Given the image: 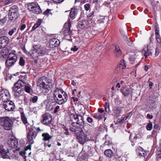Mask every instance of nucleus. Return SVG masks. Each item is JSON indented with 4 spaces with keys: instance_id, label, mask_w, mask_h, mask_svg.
I'll return each mask as SVG.
<instances>
[{
    "instance_id": "f257e3e1",
    "label": "nucleus",
    "mask_w": 161,
    "mask_h": 161,
    "mask_svg": "<svg viewBox=\"0 0 161 161\" xmlns=\"http://www.w3.org/2000/svg\"><path fill=\"white\" fill-rule=\"evenodd\" d=\"M69 121L71 122V125L72 126L70 128L69 130L75 132L80 143L84 144L87 139L83 130L85 123L83 117L78 114H71L69 115Z\"/></svg>"
},
{
    "instance_id": "f03ea898",
    "label": "nucleus",
    "mask_w": 161,
    "mask_h": 161,
    "mask_svg": "<svg viewBox=\"0 0 161 161\" xmlns=\"http://www.w3.org/2000/svg\"><path fill=\"white\" fill-rule=\"evenodd\" d=\"M53 100L58 104L61 105L68 100V96L66 92L59 87H57L53 92Z\"/></svg>"
},
{
    "instance_id": "7ed1b4c3",
    "label": "nucleus",
    "mask_w": 161,
    "mask_h": 161,
    "mask_svg": "<svg viewBox=\"0 0 161 161\" xmlns=\"http://www.w3.org/2000/svg\"><path fill=\"white\" fill-rule=\"evenodd\" d=\"M0 125L4 129L10 130L12 129L13 121L8 116L0 117Z\"/></svg>"
},
{
    "instance_id": "20e7f679",
    "label": "nucleus",
    "mask_w": 161,
    "mask_h": 161,
    "mask_svg": "<svg viewBox=\"0 0 161 161\" xmlns=\"http://www.w3.org/2000/svg\"><path fill=\"white\" fill-rule=\"evenodd\" d=\"M26 76L21 75V91H25L27 93H30L31 92V88L30 86L28 84V82L26 81Z\"/></svg>"
},
{
    "instance_id": "39448f33",
    "label": "nucleus",
    "mask_w": 161,
    "mask_h": 161,
    "mask_svg": "<svg viewBox=\"0 0 161 161\" xmlns=\"http://www.w3.org/2000/svg\"><path fill=\"white\" fill-rule=\"evenodd\" d=\"M17 59L16 55L14 53H10L7 57L5 62V64L7 67H10L13 65Z\"/></svg>"
},
{
    "instance_id": "423d86ee",
    "label": "nucleus",
    "mask_w": 161,
    "mask_h": 161,
    "mask_svg": "<svg viewBox=\"0 0 161 161\" xmlns=\"http://www.w3.org/2000/svg\"><path fill=\"white\" fill-rule=\"evenodd\" d=\"M28 8L30 11H32L35 14H39L42 12L39 6L36 3H29L28 5Z\"/></svg>"
},
{
    "instance_id": "0eeeda50",
    "label": "nucleus",
    "mask_w": 161,
    "mask_h": 161,
    "mask_svg": "<svg viewBox=\"0 0 161 161\" xmlns=\"http://www.w3.org/2000/svg\"><path fill=\"white\" fill-rule=\"evenodd\" d=\"M18 9L15 6H12L9 11L8 16L11 20H15L17 17Z\"/></svg>"
},
{
    "instance_id": "6e6552de",
    "label": "nucleus",
    "mask_w": 161,
    "mask_h": 161,
    "mask_svg": "<svg viewBox=\"0 0 161 161\" xmlns=\"http://www.w3.org/2000/svg\"><path fill=\"white\" fill-rule=\"evenodd\" d=\"M52 118L51 114L45 113L42 114L41 122L46 125L50 124L52 122Z\"/></svg>"
},
{
    "instance_id": "1a4fd4ad",
    "label": "nucleus",
    "mask_w": 161,
    "mask_h": 161,
    "mask_svg": "<svg viewBox=\"0 0 161 161\" xmlns=\"http://www.w3.org/2000/svg\"><path fill=\"white\" fill-rule=\"evenodd\" d=\"M34 129L36 128L34 127H32L31 128V130L29 131L27 135L28 140L29 142H32L31 144L33 143V140L35 139L37 135V132H36L34 130Z\"/></svg>"
},
{
    "instance_id": "9d476101",
    "label": "nucleus",
    "mask_w": 161,
    "mask_h": 161,
    "mask_svg": "<svg viewBox=\"0 0 161 161\" xmlns=\"http://www.w3.org/2000/svg\"><path fill=\"white\" fill-rule=\"evenodd\" d=\"M20 79H19L18 81L15 82L14 86L12 88L13 93L15 96L16 97H19L20 94V83L19 81Z\"/></svg>"
},
{
    "instance_id": "9b49d317",
    "label": "nucleus",
    "mask_w": 161,
    "mask_h": 161,
    "mask_svg": "<svg viewBox=\"0 0 161 161\" xmlns=\"http://www.w3.org/2000/svg\"><path fill=\"white\" fill-rule=\"evenodd\" d=\"M8 146L12 148H16L18 145V142L16 139L13 136H10L7 142Z\"/></svg>"
},
{
    "instance_id": "f8f14e48",
    "label": "nucleus",
    "mask_w": 161,
    "mask_h": 161,
    "mask_svg": "<svg viewBox=\"0 0 161 161\" xmlns=\"http://www.w3.org/2000/svg\"><path fill=\"white\" fill-rule=\"evenodd\" d=\"M71 22L70 19H69L68 23H65L64 25V34L65 36H70L72 34V31L70 29V27L71 26Z\"/></svg>"
},
{
    "instance_id": "ddd939ff",
    "label": "nucleus",
    "mask_w": 161,
    "mask_h": 161,
    "mask_svg": "<svg viewBox=\"0 0 161 161\" xmlns=\"http://www.w3.org/2000/svg\"><path fill=\"white\" fill-rule=\"evenodd\" d=\"M49 79L47 77L44 76L39 77L37 80V86L41 89V87L43 86V85L45 84Z\"/></svg>"
},
{
    "instance_id": "4468645a",
    "label": "nucleus",
    "mask_w": 161,
    "mask_h": 161,
    "mask_svg": "<svg viewBox=\"0 0 161 161\" xmlns=\"http://www.w3.org/2000/svg\"><path fill=\"white\" fill-rule=\"evenodd\" d=\"M3 107L8 111H11L14 108L13 102L11 101H5L3 104Z\"/></svg>"
},
{
    "instance_id": "2eb2a0df",
    "label": "nucleus",
    "mask_w": 161,
    "mask_h": 161,
    "mask_svg": "<svg viewBox=\"0 0 161 161\" xmlns=\"http://www.w3.org/2000/svg\"><path fill=\"white\" fill-rule=\"evenodd\" d=\"M60 43L59 40L56 38L52 39L50 41L49 47L51 48H54L58 47Z\"/></svg>"
},
{
    "instance_id": "dca6fc26",
    "label": "nucleus",
    "mask_w": 161,
    "mask_h": 161,
    "mask_svg": "<svg viewBox=\"0 0 161 161\" xmlns=\"http://www.w3.org/2000/svg\"><path fill=\"white\" fill-rule=\"evenodd\" d=\"M126 68V66L124 60H121L120 64L117 67L116 70L117 71L120 73H123Z\"/></svg>"
},
{
    "instance_id": "f3484780",
    "label": "nucleus",
    "mask_w": 161,
    "mask_h": 161,
    "mask_svg": "<svg viewBox=\"0 0 161 161\" xmlns=\"http://www.w3.org/2000/svg\"><path fill=\"white\" fill-rule=\"evenodd\" d=\"M43 85V87H41V89H43L46 92H48L52 88L53 86L52 80L50 79H49L46 82V83Z\"/></svg>"
},
{
    "instance_id": "a211bd4d",
    "label": "nucleus",
    "mask_w": 161,
    "mask_h": 161,
    "mask_svg": "<svg viewBox=\"0 0 161 161\" xmlns=\"http://www.w3.org/2000/svg\"><path fill=\"white\" fill-rule=\"evenodd\" d=\"M8 42V39L6 36L0 37V49L4 47Z\"/></svg>"
},
{
    "instance_id": "6ab92c4d",
    "label": "nucleus",
    "mask_w": 161,
    "mask_h": 161,
    "mask_svg": "<svg viewBox=\"0 0 161 161\" xmlns=\"http://www.w3.org/2000/svg\"><path fill=\"white\" fill-rule=\"evenodd\" d=\"M120 91L125 97L129 95L131 92V89L126 86L122 88Z\"/></svg>"
},
{
    "instance_id": "aec40b11",
    "label": "nucleus",
    "mask_w": 161,
    "mask_h": 161,
    "mask_svg": "<svg viewBox=\"0 0 161 161\" xmlns=\"http://www.w3.org/2000/svg\"><path fill=\"white\" fill-rule=\"evenodd\" d=\"M77 10L75 7H73L71 8L69 14V17L71 20L74 19L77 13Z\"/></svg>"
},
{
    "instance_id": "412c9836",
    "label": "nucleus",
    "mask_w": 161,
    "mask_h": 161,
    "mask_svg": "<svg viewBox=\"0 0 161 161\" xmlns=\"http://www.w3.org/2000/svg\"><path fill=\"white\" fill-rule=\"evenodd\" d=\"M143 51L145 52L144 55L145 58L147 57L150 55H152L153 52L154 51L153 49H148V46L147 47H144L143 49Z\"/></svg>"
},
{
    "instance_id": "4be33fe9",
    "label": "nucleus",
    "mask_w": 161,
    "mask_h": 161,
    "mask_svg": "<svg viewBox=\"0 0 161 161\" xmlns=\"http://www.w3.org/2000/svg\"><path fill=\"white\" fill-rule=\"evenodd\" d=\"M8 153V150L3 148V146L0 144V153L3 156H5Z\"/></svg>"
},
{
    "instance_id": "5701e85b",
    "label": "nucleus",
    "mask_w": 161,
    "mask_h": 161,
    "mask_svg": "<svg viewBox=\"0 0 161 161\" xmlns=\"http://www.w3.org/2000/svg\"><path fill=\"white\" fill-rule=\"evenodd\" d=\"M9 50L7 48H4L1 51V54L3 58L6 57L8 55Z\"/></svg>"
},
{
    "instance_id": "b1692460",
    "label": "nucleus",
    "mask_w": 161,
    "mask_h": 161,
    "mask_svg": "<svg viewBox=\"0 0 161 161\" xmlns=\"http://www.w3.org/2000/svg\"><path fill=\"white\" fill-rule=\"evenodd\" d=\"M122 111V108H114L113 111L114 115L116 116H119V114L121 113Z\"/></svg>"
},
{
    "instance_id": "393cba45",
    "label": "nucleus",
    "mask_w": 161,
    "mask_h": 161,
    "mask_svg": "<svg viewBox=\"0 0 161 161\" xmlns=\"http://www.w3.org/2000/svg\"><path fill=\"white\" fill-rule=\"evenodd\" d=\"M42 136L43 137V140L44 141H49L53 137V136H50L47 133L42 134Z\"/></svg>"
},
{
    "instance_id": "a878e982",
    "label": "nucleus",
    "mask_w": 161,
    "mask_h": 161,
    "mask_svg": "<svg viewBox=\"0 0 161 161\" xmlns=\"http://www.w3.org/2000/svg\"><path fill=\"white\" fill-rule=\"evenodd\" d=\"M83 148L85 149H88V150L86 151V152L89 156H92L94 153V150L93 149L92 150L91 147H89V146H86Z\"/></svg>"
},
{
    "instance_id": "bb28decb",
    "label": "nucleus",
    "mask_w": 161,
    "mask_h": 161,
    "mask_svg": "<svg viewBox=\"0 0 161 161\" xmlns=\"http://www.w3.org/2000/svg\"><path fill=\"white\" fill-rule=\"evenodd\" d=\"M87 20H80L78 22L77 26L79 28H83L85 27V25L86 24Z\"/></svg>"
},
{
    "instance_id": "cd10ccee",
    "label": "nucleus",
    "mask_w": 161,
    "mask_h": 161,
    "mask_svg": "<svg viewBox=\"0 0 161 161\" xmlns=\"http://www.w3.org/2000/svg\"><path fill=\"white\" fill-rule=\"evenodd\" d=\"M115 47V49L114 52V55L116 57H119L121 56V54L120 50L118 46L116 45Z\"/></svg>"
},
{
    "instance_id": "c85d7f7f",
    "label": "nucleus",
    "mask_w": 161,
    "mask_h": 161,
    "mask_svg": "<svg viewBox=\"0 0 161 161\" xmlns=\"http://www.w3.org/2000/svg\"><path fill=\"white\" fill-rule=\"evenodd\" d=\"M104 153L105 155L109 158H112L114 156V153L112 150L110 149L105 150Z\"/></svg>"
},
{
    "instance_id": "c756f323",
    "label": "nucleus",
    "mask_w": 161,
    "mask_h": 161,
    "mask_svg": "<svg viewBox=\"0 0 161 161\" xmlns=\"http://www.w3.org/2000/svg\"><path fill=\"white\" fill-rule=\"evenodd\" d=\"M21 119L24 124L26 125L28 123L27 118L24 112H21Z\"/></svg>"
},
{
    "instance_id": "7c9ffc66",
    "label": "nucleus",
    "mask_w": 161,
    "mask_h": 161,
    "mask_svg": "<svg viewBox=\"0 0 161 161\" xmlns=\"http://www.w3.org/2000/svg\"><path fill=\"white\" fill-rule=\"evenodd\" d=\"M123 37L125 42L129 45L130 46H132L133 43L132 42L130 38H128L127 35H124Z\"/></svg>"
},
{
    "instance_id": "2f4dec72",
    "label": "nucleus",
    "mask_w": 161,
    "mask_h": 161,
    "mask_svg": "<svg viewBox=\"0 0 161 161\" xmlns=\"http://www.w3.org/2000/svg\"><path fill=\"white\" fill-rule=\"evenodd\" d=\"M138 153L139 155L141 156L145 157L146 155V152L140 147H139L138 149Z\"/></svg>"
},
{
    "instance_id": "473e14b6",
    "label": "nucleus",
    "mask_w": 161,
    "mask_h": 161,
    "mask_svg": "<svg viewBox=\"0 0 161 161\" xmlns=\"http://www.w3.org/2000/svg\"><path fill=\"white\" fill-rule=\"evenodd\" d=\"M31 143L30 144L28 145L27 146H26L25 148V152L23 151H21V156H22L23 157L24 156V154H26V151L28 150H31Z\"/></svg>"
},
{
    "instance_id": "72a5a7b5",
    "label": "nucleus",
    "mask_w": 161,
    "mask_h": 161,
    "mask_svg": "<svg viewBox=\"0 0 161 161\" xmlns=\"http://www.w3.org/2000/svg\"><path fill=\"white\" fill-rule=\"evenodd\" d=\"M6 91L4 89L0 91V97L2 99H4L5 95L6 93Z\"/></svg>"
},
{
    "instance_id": "f704fd0d",
    "label": "nucleus",
    "mask_w": 161,
    "mask_h": 161,
    "mask_svg": "<svg viewBox=\"0 0 161 161\" xmlns=\"http://www.w3.org/2000/svg\"><path fill=\"white\" fill-rule=\"evenodd\" d=\"M51 10V9H47L43 12V14L44 15H47L48 16H52V13L50 12Z\"/></svg>"
},
{
    "instance_id": "c9c22d12",
    "label": "nucleus",
    "mask_w": 161,
    "mask_h": 161,
    "mask_svg": "<svg viewBox=\"0 0 161 161\" xmlns=\"http://www.w3.org/2000/svg\"><path fill=\"white\" fill-rule=\"evenodd\" d=\"M41 24V21L39 20H38L32 27V30H35L36 28L39 26Z\"/></svg>"
},
{
    "instance_id": "e433bc0d",
    "label": "nucleus",
    "mask_w": 161,
    "mask_h": 161,
    "mask_svg": "<svg viewBox=\"0 0 161 161\" xmlns=\"http://www.w3.org/2000/svg\"><path fill=\"white\" fill-rule=\"evenodd\" d=\"M153 124L150 121H149L148 124L146 126L147 129L148 130H151L152 128Z\"/></svg>"
},
{
    "instance_id": "4c0bfd02",
    "label": "nucleus",
    "mask_w": 161,
    "mask_h": 161,
    "mask_svg": "<svg viewBox=\"0 0 161 161\" xmlns=\"http://www.w3.org/2000/svg\"><path fill=\"white\" fill-rule=\"evenodd\" d=\"M105 110L107 113H108L110 111L109 104L108 103H105Z\"/></svg>"
},
{
    "instance_id": "58836bf2",
    "label": "nucleus",
    "mask_w": 161,
    "mask_h": 161,
    "mask_svg": "<svg viewBox=\"0 0 161 161\" xmlns=\"http://www.w3.org/2000/svg\"><path fill=\"white\" fill-rule=\"evenodd\" d=\"M110 161H119V157L117 155H114L111 158Z\"/></svg>"
},
{
    "instance_id": "ea45409f",
    "label": "nucleus",
    "mask_w": 161,
    "mask_h": 161,
    "mask_svg": "<svg viewBox=\"0 0 161 161\" xmlns=\"http://www.w3.org/2000/svg\"><path fill=\"white\" fill-rule=\"evenodd\" d=\"M63 128L64 130V132L65 135L67 136L69 135H70V134L69 132L68 129L65 126H64Z\"/></svg>"
},
{
    "instance_id": "a19ab883",
    "label": "nucleus",
    "mask_w": 161,
    "mask_h": 161,
    "mask_svg": "<svg viewBox=\"0 0 161 161\" xmlns=\"http://www.w3.org/2000/svg\"><path fill=\"white\" fill-rule=\"evenodd\" d=\"M132 112H130L128 113L126 116L124 117L123 119L122 120V121L123 120H125L127 119V118H128L129 117H130L132 115Z\"/></svg>"
},
{
    "instance_id": "79ce46f5",
    "label": "nucleus",
    "mask_w": 161,
    "mask_h": 161,
    "mask_svg": "<svg viewBox=\"0 0 161 161\" xmlns=\"http://www.w3.org/2000/svg\"><path fill=\"white\" fill-rule=\"evenodd\" d=\"M95 117L97 118L101 119L103 118V114L99 113H96L95 114Z\"/></svg>"
},
{
    "instance_id": "37998d69",
    "label": "nucleus",
    "mask_w": 161,
    "mask_h": 161,
    "mask_svg": "<svg viewBox=\"0 0 161 161\" xmlns=\"http://www.w3.org/2000/svg\"><path fill=\"white\" fill-rule=\"evenodd\" d=\"M85 9L86 11H88L91 9L90 5L89 3H86L84 5Z\"/></svg>"
},
{
    "instance_id": "c03bdc74",
    "label": "nucleus",
    "mask_w": 161,
    "mask_h": 161,
    "mask_svg": "<svg viewBox=\"0 0 161 161\" xmlns=\"http://www.w3.org/2000/svg\"><path fill=\"white\" fill-rule=\"evenodd\" d=\"M38 97L37 96H34L32 99L31 100V102L32 103H35L37 101Z\"/></svg>"
},
{
    "instance_id": "a18cd8bd",
    "label": "nucleus",
    "mask_w": 161,
    "mask_h": 161,
    "mask_svg": "<svg viewBox=\"0 0 161 161\" xmlns=\"http://www.w3.org/2000/svg\"><path fill=\"white\" fill-rule=\"evenodd\" d=\"M16 29L15 28H13L10 31L8 32V34L10 36H12L14 33V32L16 31Z\"/></svg>"
},
{
    "instance_id": "49530a36",
    "label": "nucleus",
    "mask_w": 161,
    "mask_h": 161,
    "mask_svg": "<svg viewBox=\"0 0 161 161\" xmlns=\"http://www.w3.org/2000/svg\"><path fill=\"white\" fill-rule=\"evenodd\" d=\"M156 38L157 42L158 43H160L161 42V39L159 35H156Z\"/></svg>"
},
{
    "instance_id": "de8ad7c7",
    "label": "nucleus",
    "mask_w": 161,
    "mask_h": 161,
    "mask_svg": "<svg viewBox=\"0 0 161 161\" xmlns=\"http://www.w3.org/2000/svg\"><path fill=\"white\" fill-rule=\"evenodd\" d=\"M14 154H15V155H18V154H19V155H20V148H18L15 150H14Z\"/></svg>"
},
{
    "instance_id": "09e8293b",
    "label": "nucleus",
    "mask_w": 161,
    "mask_h": 161,
    "mask_svg": "<svg viewBox=\"0 0 161 161\" xmlns=\"http://www.w3.org/2000/svg\"><path fill=\"white\" fill-rule=\"evenodd\" d=\"M12 1L10 0H7L5 1L4 4L5 5H8L11 4Z\"/></svg>"
},
{
    "instance_id": "8fccbe9b",
    "label": "nucleus",
    "mask_w": 161,
    "mask_h": 161,
    "mask_svg": "<svg viewBox=\"0 0 161 161\" xmlns=\"http://www.w3.org/2000/svg\"><path fill=\"white\" fill-rule=\"evenodd\" d=\"M159 53V50L158 48H157L155 49V56H158Z\"/></svg>"
},
{
    "instance_id": "3c124183",
    "label": "nucleus",
    "mask_w": 161,
    "mask_h": 161,
    "mask_svg": "<svg viewBox=\"0 0 161 161\" xmlns=\"http://www.w3.org/2000/svg\"><path fill=\"white\" fill-rule=\"evenodd\" d=\"M78 49V48L76 46H75L73 47H72L71 49V51L75 52L77 51Z\"/></svg>"
},
{
    "instance_id": "603ef678",
    "label": "nucleus",
    "mask_w": 161,
    "mask_h": 161,
    "mask_svg": "<svg viewBox=\"0 0 161 161\" xmlns=\"http://www.w3.org/2000/svg\"><path fill=\"white\" fill-rule=\"evenodd\" d=\"M59 108L60 107L59 106H57L54 108V113H57L58 111V109H59Z\"/></svg>"
},
{
    "instance_id": "864d4df0",
    "label": "nucleus",
    "mask_w": 161,
    "mask_h": 161,
    "mask_svg": "<svg viewBox=\"0 0 161 161\" xmlns=\"http://www.w3.org/2000/svg\"><path fill=\"white\" fill-rule=\"evenodd\" d=\"M40 61L41 62L42 61L43 63L44 62L43 60L42 59H35L34 60V62L36 64L39 63Z\"/></svg>"
},
{
    "instance_id": "5fc2aeb1",
    "label": "nucleus",
    "mask_w": 161,
    "mask_h": 161,
    "mask_svg": "<svg viewBox=\"0 0 161 161\" xmlns=\"http://www.w3.org/2000/svg\"><path fill=\"white\" fill-rule=\"evenodd\" d=\"M87 120L89 123H91L93 121L92 119L90 117H88L87 118Z\"/></svg>"
},
{
    "instance_id": "6e6d98bb",
    "label": "nucleus",
    "mask_w": 161,
    "mask_h": 161,
    "mask_svg": "<svg viewBox=\"0 0 161 161\" xmlns=\"http://www.w3.org/2000/svg\"><path fill=\"white\" fill-rule=\"evenodd\" d=\"M6 19L5 18H4L0 20V23L3 24H4L6 22Z\"/></svg>"
},
{
    "instance_id": "4d7b16f0",
    "label": "nucleus",
    "mask_w": 161,
    "mask_h": 161,
    "mask_svg": "<svg viewBox=\"0 0 161 161\" xmlns=\"http://www.w3.org/2000/svg\"><path fill=\"white\" fill-rule=\"evenodd\" d=\"M6 93L5 95V99H7L8 97H9V93L8 92V91L6 90Z\"/></svg>"
},
{
    "instance_id": "13d9d810",
    "label": "nucleus",
    "mask_w": 161,
    "mask_h": 161,
    "mask_svg": "<svg viewBox=\"0 0 161 161\" xmlns=\"http://www.w3.org/2000/svg\"><path fill=\"white\" fill-rule=\"evenodd\" d=\"M25 64V61L23 59L22 57H21V66L24 65Z\"/></svg>"
},
{
    "instance_id": "bf43d9fd",
    "label": "nucleus",
    "mask_w": 161,
    "mask_h": 161,
    "mask_svg": "<svg viewBox=\"0 0 161 161\" xmlns=\"http://www.w3.org/2000/svg\"><path fill=\"white\" fill-rule=\"evenodd\" d=\"M111 143V141H106L104 144L105 145H108Z\"/></svg>"
},
{
    "instance_id": "052dcab7",
    "label": "nucleus",
    "mask_w": 161,
    "mask_h": 161,
    "mask_svg": "<svg viewBox=\"0 0 161 161\" xmlns=\"http://www.w3.org/2000/svg\"><path fill=\"white\" fill-rule=\"evenodd\" d=\"M53 1L56 3H60L63 2L64 0H53Z\"/></svg>"
},
{
    "instance_id": "680f3d73",
    "label": "nucleus",
    "mask_w": 161,
    "mask_h": 161,
    "mask_svg": "<svg viewBox=\"0 0 161 161\" xmlns=\"http://www.w3.org/2000/svg\"><path fill=\"white\" fill-rule=\"evenodd\" d=\"M137 138V136L136 135L134 137L133 139L132 140V141H131L132 142H135Z\"/></svg>"
},
{
    "instance_id": "e2e57ef3",
    "label": "nucleus",
    "mask_w": 161,
    "mask_h": 161,
    "mask_svg": "<svg viewBox=\"0 0 161 161\" xmlns=\"http://www.w3.org/2000/svg\"><path fill=\"white\" fill-rule=\"evenodd\" d=\"M147 118L149 119H151L153 118V116L152 115H150L149 114H148L147 115Z\"/></svg>"
},
{
    "instance_id": "0e129e2a",
    "label": "nucleus",
    "mask_w": 161,
    "mask_h": 161,
    "mask_svg": "<svg viewBox=\"0 0 161 161\" xmlns=\"http://www.w3.org/2000/svg\"><path fill=\"white\" fill-rule=\"evenodd\" d=\"M155 33L156 35L159 34V28H157L155 30Z\"/></svg>"
},
{
    "instance_id": "69168bd1",
    "label": "nucleus",
    "mask_w": 161,
    "mask_h": 161,
    "mask_svg": "<svg viewBox=\"0 0 161 161\" xmlns=\"http://www.w3.org/2000/svg\"><path fill=\"white\" fill-rule=\"evenodd\" d=\"M71 98L72 99H73L74 102H77L78 101V99L77 97H72Z\"/></svg>"
},
{
    "instance_id": "338daca9",
    "label": "nucleus",
    "mask_w": 161,
    "mask_h": 161,
    "mask_svg": "<svg viewBox=\"0 0 161 161\" xmlns=\"http://www.w3.org/2000/svg\"><path fill=\"white\" fill-rule=\"evenodd\" d=\"M98 111L99 112V113L102 114V113H103L104 111L103 109L99 108L98 109Z\"/></svg>"
},
{
    "instance_id": "774afa93",
    "label": "nucleus",
    "mask_w": 161,
    "mask_h": 161,
    "mask_svg": "<svg viewBox=\"0 0 161 161\" xmlns=\"http://www.w3.org/2000/svg\"><path fill=\"white\" fill-rule=\"evenodd\" d=\"M26 27V25L25 24L22 25L21 26V30H24Z\"/></svg>"
}]
</instances>
